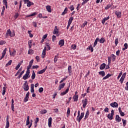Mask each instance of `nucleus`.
Segmentation results:
<instances>
[{"mask_svg":"<svg viewBox=\"0 0 128 128\" xmlns=\"http://www.w3.org/2000/svg\"><path fill=\"white\" fill-rule=\"evenodd\" d=\"M110 76H112V74H108L106 76L103 78L102 80H104L108 78Z\"/></svg>","mask_w":128,"mask_h":128,"instance_id":"27","label":"nucleus"},{"mask_svg":"<svg viewBox=\"0 0 128 128\" xmlns=\"http://www.w3.org/2000/svg\"><path fill=\"white\" fill-rule=\"evenodd\" d=\"M106 64H102L100 67V70H104V68H106Z\"/></svg>","mask_w":128,"mask_h":128,"instance_id":"25","label":"nucleus"},{"mask_svg":"<svg viewBox=\"0 0 128 128\" xmlns=\"http://www.w3.org/2000/svg\"><path fill=\"white\" fill-rule=\"evenodd\" d=\"M68 74H69V76H72V66H68Z\"/></svg>","mask_w":128,"mask_h":128,"instance_id":"22","label":"nucleus"},{"mask_svg":"<svg viewBox=\"0 0 128 128\" xmlns=\"http://www.w3.org/2000/svg\"><path fill=\"white\" fill-rule=\"evenodd\" d=\"M38 92H44V88H40L38 89Z\"/></svg>","mask_w":128,"mask_h":128,"instance_id":"58","label":"nucleus"},{"mask_svg":"<svg viewBox=\"0 0 128 128\" xmlns=\"http://www.w3.org/2000/svg\"><path fill=\"white\" fill-rule=\"evenodd\" d=\"M99 40H100V38H96L93 45V48H96V45L98 44V42H99Z\"/></svg>","mask_w":128,"mask_h":128,"instance_id":"14","label":"nucleus"},{"mask_svg":"<svg viewBox=\"0 0 128 128\" xmlns=\"http://www.w3.org/2000/svg\"><path fill=\"white\" fill-rule=\"evenodd\" d=\"M90 0H84V2H82V6H84L85 4H86Z\"/></svg>","mask_w":128,"mask_h":128,"instance_id":"56","label":"nucleus"},{"mask_svg":"<svg viewBox=\"0 0 128 128\" xmlns=\"http://www.w3.org/2000/svg\"><path fill=\"white\" fill-rule=\"evenodd\" d=\"M32 42V40H30L28 42V48H31Z\"/></svg>","mask_w":128,"mask_h":128,"instance_id":"36","label":"nucleus"},{"mask_svg":"<svg viewBox=\"0 0 128 128\" xmlns=\"http://www.w3.org/2000/svg\"><path fill=\"white\" fill-rule=\"evenodd\" d=\"M116 56L114 54H112L110 56L108 57V64H110L112 60V62H114L116 60Z\"/></svg>","mask_w":128,"mask_h":128,"instance_id":"1","label":"nucleus"},{"mask_svg":"<svg viewBox=\"0 0 128 128\" xmlns=\"http://www.w3.org/2000/svg\"><path fill=\"white\" fill-rule=\"evenodd\" d=\"M46 48L44 47L42 54V58H44V57L46 56Z\"/></svg>","mask_w":128,"mask_h":128,"instance_id":"11","label":"nucleus"},{"mask_svg":"<svg viewBox=\"0 0 128 128\" xmlns=\"http://www.w3.org/2000/svg\"><path fill=\"white\" fill-rule=\"evenodd\" d=\"M108 110H110V108H108L106 107L104 110V112H108Z\"/></svg>","mask_w":128,"mask_h":128,"instance_id":"52","label":"nucleus"},{"mask_svg":"<svg viewBox=\"0 0 128 128\" xmlns=\"http://www.w3.org/2000/svg\"><path fill=\"white\" fill-rule=\"evenodd\" d=\"M32 80H34L36 78V73L34 72V71H32Z\"/></svg>","mask_w":128,"mask_h":128,"instance_id":"34","label":"nucleus"},{"mask_svg":"<svg viewBox=\"0 0 128 128\" xmlns=\"http://www.w3.org/2000/svg\"><path fill=\"white\" fill-rule=\"evenodd\" d=\"M120 50L116 52V54L118 56H120Z\"/></svg>","mask_w":128,"mask_h":128,"instance_id":"59","label":"nucleus"},{"mask_svg":"<svg viewBox=\"0 0 128 128\" xmlns=\"http://www.w3.org/2000/svg\"><path fill=\"white\" fill-rule=\"evenodd\" d=\"M6 48H5L2 52V58H4V56H6Z\"/></svg>","mask_w":128,"mask_h":128,"instance_id":"28","label":"nucleus"},{"mask_svg":"<svg viewBox=\"0 0 128 128\" xmlns=\"http://www.w3.org/2000/svg\"><path fill=\"white\" fill-rule=\"evenodd\" d=\"M56 40V36L53 35L52 38V42H54Z\"/></svg>","mask_w":128,"mask_h":128,"instance_id":"54","label":"nucleus"},{"mask_svg":"<svg viewBox=\"0 0 128 128\" xmlns=\"http://www.w3.org/2000/svg\"><path fill=\"white\" fill-rule=\"evenodd\" d=\"M3 4L6 6V8H8V2L6 0H3Z\"/></svg>","mask_w":128,"mask_h":128,"instance_id":"40","label":"nucleus"},{"mask_svg":"<svg viewBox=\"0 0 128 128\" xmlns=\"http://www.w3.org/2000/svg\"><path fill=\"white\" fill-rule=\"evenodd\" d=\"M32 64H34V60H32L30 61V63H29V65H30V66H32Z\"/></svg>","mask_w":128,"mask_h":128,"instance_id":"62","label":"nucleus"},{"mask_svg":"<svg viewBox=\"0 0 128 128\" xmlns=\"http://www.w3.org/2000/svg\"><path fill=\"white\" fill-rule=\"evenodd\" d=\"M72 20H74V17H70L69 18V20L68 21V24H72Z\"/></svg>","mask_w":128,"mask_h":128,"instance_id":"32","label":"nucleus"},{"mask_svg":"<svg viewBox=\"0 0 128 128\" xmlns=\"http://www.w3.org/2000/svg\"><path fill=\"white\" fill-rule=\"evenodd\" d=\"M6 44V42L4 40L0 41V45L4 44Z\"/></svg>","mask_w":128,"mask_h":128,"instance_id":"63","label":"nucleus"},{"mask_svg":"<svg viewBox=\"0 0 128 128\" xmlns=\"http://www.w3.org/2000/svg\"><path fill=\"white\" fill-rule=\"evenodd\" d=\"M72 50H76V44H72L71 46Z\"/></svg>","mask_w":128,"mask_h":128,"instance_id":"42","label":"nucleus"},{"mask_svg":"<svg viewBox=\"0 0 128 128\" xmlns=\"http://www.w3.org/2000/svg\"><path fill=\"white\" fill-rule=\"evenodd\" d=\"M20 64H18L16 67L15 70H18L20 68Z\"/></svg>","mask_w":128,"mask_h":128,"instance_id":"61","label":"nucleus"},{"mask_svg":"<svg viewBox=\"0 0 128 128\" xmlns=\"http://www.w3.org/2000/svg\"><path fill=\"white\" fill-rule=\"evenodd\" d=\"M124 78L123 77H121V78L120 80V84H122L124 82Z\"/></svg>","mask_w":128,"mask_h":128,"instance_id":"47","label":"nucleus"},{"mask_svg":"<svg viewBox=\"0 0 128 128\" xmlns=\"http://www.w3.org/2000/svg\"><path fill=\"white\" fill-rule=\"evenodd\" d=\"M126 90H128V82L126 83V86L125 87Z\"/></svg>","mask_w":128,"mask_h":128,"instance_id":"64","label":"nucleus"},{"mask_svg":"<svg viewBox=\"0 0 128 128\" xmlns=\"http://www.w3.org/2000/svg\"><path fill=\"white\" fill-rule=\"evenodd\" d=\"M58 56H56L54 58V62H58Z\"/></svg>","mask_w":128,"mask_h":128,"instance_id":"44","label":"nucleus"},{"mask_svg":"<svg viewBox=\"0 0 128 128\" xmlns=\"http://www.w3.org/2000/svg\"><path fill=\"white\" fill-rule=\"evenodd\" d=\"M5 10H6V7H4V6H3L2 12V13H1V16H4V14Z\"/></svg>","mask_w":128,"mask_h":128,"instance_id":"41","label":"nucleus"},{"mask_svg":"<svg viewBox=\"0 0 128 128\" xmlns=\"http://www.w3.org/2000/svg\"><path fill=\"white\" fill-rule=\"evenodd\" d=\"M6 38H8V36H11V38H12L14 36L15 34H14V31H10V30H7V32H6Z\"/></svg>","mask_w":128,"mask_h":128,"instance_id":"2","label":"nucleus"},{"mask_svg":"<svg viewBox=\"0 0 128 128\" xmlns=\"http://www.w3.org/2000/svg\"><path fill=\"white\" fill-rule=\"evenodd\" d=\"M52 117H50L48 119V126H49V128H50L51 126H52Z\"/></svg>","mask_w":128,"mask_h":128,"instance_id":"19","label":"nucleus"},{"mask_svg":"<svg viewBox=\"0 0 128 128\" xmlns=\"http://www.w3.org/2000/svg\"><path fill=\"white\" fill-rule=\"evenodd\" d=\"M114 110H111V114H108V120H112L114 118Z\"/></svg>","mask_w":128,"mask_h":128,"instance_id":"3","label":"nucleus"},{"mask_svg":"<svg viewBox=\"0 0 128 128\" xmlns=\"http://www.w3.org/2000/svg\"><path fill=\"white\" fill-rule=\"evenodd\" d=\"M70 10L71 11L74 10V5H71L70 6Z\"/></svg>","mask_w":128,"mask_h":128,"instance_id":"57","label":"nucleus"},{"mask_svg":"<svg viewBox=\"0 0 128 128\" xmlns=\"http://www.w3.org/2000/svg\"><path fill=\"white\" fill-rule=\"evenodd\" d=\"M28 98H29L28 97L25 96V98H24V102H28Z\"/></svg>","mask_w":128,"mask_h":128,"instance_id":"53","label":"nucleus"},{"mask_svg":"<svg viewBox=\"0 0 128 128\" xmlns=\"http://www.w3.org/2000/svg\"><path fill=\"white\" fill-rule=\"evenodd\" d=\"M52 34H58V29L57 26H55L54 30L52 32Z\"/></svg>","mask_w":128,"mask_h":128,"instance_id":"10","label":"nucleus"},{"mask_svg":"<svg viewBox=\"0 0 128 128\" xmlns=\"http://www.w3.org/2000/svg\"><path fill=\"white\" fill-rule=\"evenodd\" d=\"M28 76H30V72H28V71H26V74L23 76V80H28Z\"/></svg>","mask_w":128,"mask_h":128,"instance_id":"7","label":"nucleus"},{"mask_svg":"<svg viewBox=\"0 0 128 128\" xmlns=\"http://www.w3.org/2000/svg\"><path fill=\"white\" fill-rule=\"evenodd\" d=\"M98 74L100 76H102V77L106 76V72L104 71H100L98 72Z\"/></svg>","mask_w":128,"mask_h":128,"instance_id":"24","label":"nucleus"},{"mask_svg":"<svg viewBox=\"0 0 128 128\" xmlns=\"http://www.w3.org/2000/svg\"><path fill=\"white\" fill-rule=\"evenodd\" d=\"M9 52L11 56H16V50H14L12 53V52H10V48H9Z\"/></svg>","mask_w":128,"mask_h":128,"instance_id":"15","label":"nucleus"},{"mask_svg":"<svg viewBox=\"0 0 128 128\" xmlns=\"http://www.w3.org/2000/svg\"><path fill=\"white\" fill-rule=\"evenodd\" d=\"M30 124V116H27L26 126H28Z\"/></svg>","mask_w":128,"mask_h":128,"instance_id":"35","label":"nucleus"},{"mask_svg":"<svg viewBox=\"0 0 128 128\" xmlns=\"http://www.w3.org/2000/svg\"><path fill=\"white\" fill-rule=\"evenodd\" d=\"M112 6H113L112 3L108 4L107 5V6L106 7H105V10H109V8H112Z\"/></svg>","mask_w":128,"mask_h":128,"instance_id":"17","label":"nucleus"},{"mask_svg":"<svg viewBox=\"0 0 128 128\" xmlns=\"http://www.w3.org/2000/svg\"><path fill=\"white\" fill-rule=\"evenodd\" d=\"M34 84H31L30 85V92H34Z\"/></svg>","mask_w":128,"mask_h":128,"instance_id":"23","label":"nucleus"},{"mask_svg":"<svg viewBox=\"0 0 128 128\" xmlns=\"http://www.w3.org/2000/svg\"><path fill=\"white\" fill-rule=\"evenodd\" d=\"M72 100V96L70 97L68 100V99H66V104H68L70 102V100Z\"/></svg>","mask_w":128,"mask_h":128,"instance_id":"45","label":"nucleus"},{"mask_svg":"<svg viewBox=\"0 0 128 128\" xmlns=\"http://www.w3.org/2000/svg\"><path fill=\"white\" fill-rule=\"evenodd\" d=\"M118 112L121 116H124V112H122V108L120 107L118 108Z\"/></svg>","mask_w":128,"mask_h":128,"instance_id":"12","label":"nucleus"},{"mask_svg":"<svg viewBox=\"0 0 128 128\" xmlns=\"http://www.w3.org/2000/svg\"><path fill=\"white\" fill-rule=\"evenodd\" d=\"M22 88L25 92H28L30 90V88L28 84V81H25V84H23Z\"/></svg>","mask_w":128,"mask_h":128,"instance_id":"4","label":"nucleus"},{"mask_svg":"<svg viewBox=\"0 0 128 128\" xmlns=\"http://www.w3.org/2000/svg\"><path fill=\"white\" fill-rule=\"evenodd\" d=\"M40 112H41V114H46L47 111H46V110H41V111H40Z\"/></svg>","mask_w":128,"mask_h":128,"instance_id":"50","label":"nucleus"},{"mask_svg":"<svg viewBox=\"0 0 128 128\" xmlns=\"http://www.w3.org/2000/svg\"><path fill=\"white\" fill-rule=\"evenodd\" d=\"M90 50L91 52H94V48L92 46V45H90L88 46L87 48V50Z\"/></svg>","mask_w":128,"mask_h":128,"instance_id":"29","label":"nucleus"},{"mask_svg":"<svg viewBox=\"0 0 128 128\" xmlns=\"http://www.w3.org/2000/svg\"><path fill=\"white\" fill-rule=\"evenodd\" d=\"M10 128V122H6V125L5 128Z\"/></svg>","mask_w":128,"mask_h":128,"instance_id":"55","label":"nucleus"},{"mask_svg":"<svg viewBox=\"0 0 128 128\" xmlns=\"http://www.w3.org/2000/svg\"><path fill=\"white\" fill-rule=\"evenodd\" d=\"M110 18V16H108L106 18H104L102 20V24H104V22H106V20H108V19Z\"/></svg>","mask_w":128,"mask_h":128,"instance_id":"18","label":"nucleus"},{"mask_svg":"<svg viewBox=\"0 0 128 128\" xmlns=\"http://www.w3.org/2000/svg\"><path fill=\"white\" fill-rule=\"evenodd\" d=\"M122 71L118 74V78H117V80H120V78L122 76Z\"/></svg>","mask_w":128,"mask_h":128,"instance_id":"46","label":"nucleus"},{"mask_svg":"<svg viewBox=\"0 0 128 128\" xmlns=\"http://www.w3.org/2000/svg\"><path fill=\"white\" fill-rule=\"evenodd\" d=\"M116 122H122V118L120 117V116L116 115Z\"/></svg>","mask_w":128,"mask_h":128,"instance_id":"13","label":"nucleus"},{"mask_svg":"<svg viewBox=\"0 0 128 128\" xmlns=\"http://www.w3.org/2000/svg\"><path fill=\"white\" fill-rule=\"evenodd\" d=\"M28 54H34V50L32 49H29L28 51Z\"/></svg>","mask_w":128,"mask_h":128,"instance_id":"37","label":"nucleus"},{"mask_svg":"<svg viewBox=\"0 0 128 128\" xmlns=\"http://www.w3.org/2000/svg\"><path fill=\"white\" fill-rule=\"evenodd\" d=\"M64 83H63L62 84H60L59 86L58 90H62V88H64Z\"/></svg>","mask_w":128,"mask_h":128,"instance_id":"31","label":"nucleus"},{"mask_svg":"<svg viewBox=\"0 0 128 128\" xmlns=\"http://www.w3.org/2000/svg\"><path fill=\"white\" fill-rule=\"evenodd\" d=\"M12 60H10L6 64V66H10L12 64Z\"/></svg>","mask_w":128,"mask_h":128,"instance_id":"43","label":"nucleus"},{"mask_svg":"<svg viewBox=\"0 0 128 128\" xmlns=\"http://www.w3.org/2000/svg\"><path fill=\"white\" fill-rule=\"evenodd\" d=\"M18 16H19L18 13V12L16 13V14L14 16V18H18Z\"/></svg>","mask_w":128,"mask_h":128,"instance_id":"60","label":"nucleus"},{"mask_svg":"<svg viewBox=\"0 0 128 128\" xmlns=\"http://www.w3.org/2000/svg\"><path fill=\"white\" fill-rule=\"evenodd\" d=\"M59 46H60V47L62 48L64 44V40H61L59 41L58 42Z\"/></svg>","mask_w":128,"mask_h":128,"instance_id":"16","label":"nucleus"},{"mask_svg":"<svg viewBox=\"0 0 128 128\" xmlns=\"http://www.w3.org/2000/svg\"><path fill=\"white\" fill-rule=\"evenodd\" d=\"M122 122L123 124V126H126V120L122 119Z\"/></svg>","mask_w":128,"mask_h":128,"instance_id":"38","label":"nucleus"},{"mask_svg":"<svg viewBox=\"0 0 128 128\" xmlns=\"http://www.w3.org/2000/svg\"><path fill=\"white\" fill-rule=\"evenodd\" d=\"M110 106H112V108H118V104L116 102L111 103Z\"/></svg>","mask_w":128,"mask_h":128,"instance_id":"9","label":"nucleus"},{"mask_svg":"<svg viewBox=\"0 0 128 128\" xmlns=\"http://www.w3.org/2000/svg\"><path fill=\"white\" fill-rule=\"evenodd\" d=\"M99 42L100 44H104V42H106V39L104 37H102L100 38V39H99Z\"/></svg>","mask_w":128,"mask_h":128,"instance_id":"21","label":"nucleus"},{"mask_svg":"<svg viewBox=\"0 0 128 128\" xmlns=\"http://www.w3.org/2000/svg\"><path fill=\"white\" fill-rule=\"evenodd\" d=\"M114 14L118 18H122V11L116 10L114 12Z\"/></svg>","mask_w":128,"mask_h":128,"instance_id":"6","label":"nucleus"},{"mask_svg":"<svg viewBox=\"0 0 128 128\" xmlns=\"http://www.w3.org/2000/svg\"><path fill=\"white\" fill-rule=\"evenodd\" d=\"M46 9L48 12H52V9L50 8V6H46Z\"/></svg>","mask_w":128,"mask_h":128,"instance_id":"30","label":"nucleus"},{"mask_svg":"<svg viewBox=\"0 0 128 128\" xmlns=\"http://www.w3.org/2000/svg\"><path fill=\"white\" fill-rule=\"evenodd\" d=\"M32 4L34 5V3L30 1H29L27 3V6L28 8H30V6H32Z\"/></svg>","mask_w":128,"mask_h":128,"instance_id":"39","label":"nucleus"},{"mask_svg":"<svg viewBox=\"0 0 128 128\" xmlns=\"http://www.w3.org/2000/svg\"><path fill=\"white\" fill-rule=\"evenodd\" d=\"M67 118H68V116H70V108H68V110H67Z\"/></svg>","mask_w":128,"mask_h":128,"instance_id":"33","label":"nucleus"},{"mask_svg":"<svg viewBox=\"0 0 128 128\" xmlns=\"http://www.w3.org/2000/svg\"><path fill=\"white\" fill-rule=\"evenodd\" d=\"M90 116V111L88 110L86 113V115L84 116V120H86L88 118V116Z\"/></svg>","mask_w":128,"mask_h":128,"instance_id":"26","label":"nucleus"},{"mask_svg":"<svg viewBox=\"0 0 128 128\" xmlns=\"http://www.w3.org/2000/svg\"><path fill=\"white\" fill-rule=\"evenodd\" d=\"M88 102V98H86L84 100H82V103L83 104L82 108H86V106Z\"/></svg>","mask_w":128,"mask_h":128,"instance_id":"5","label":"nucleus"},{"mask_svg":"<svg viewBox=\"0 0 128 128\" xmlns=\"http://www.w3.org/2000/svg\"><path fill=\"white\" fill-rule=\"evenodd\" d=\"M118 38H116L115 40V44H116V46H118Z\"/></svg>","mask_w":128,"mask_h":128,"instance_id":"49","label":"nucleus"},{"mask_svg":"<svg viewBox=\"0 0 128 128\" xmlns=\"http://www.w3.org/2000/svg\"><path fill=\"white\" fill-rule=\"evenodd\" d=\"M47 68H48V66H46V67L44 68L43 70L38 72H37L38 74H44V72H46V70Z\"/></svg>","mask_w":128,"mask_h":128,"instance_id":"8","label":"nucleus"},{"mask_svg":"<svg viewBox=\"0 0 128 128\" xmlns=\"http://www.w3.org/2000/svg\"><path fill=\"white\" fill-rule=\"evenodd\" d=\"M24 70H23L22 72H20V75L18 76V78H22V74H24Z\"/></svg>","mask_w":128,"mask_h":128,"instance_id":"51","label":"nucleus"},{"mask_svg":"<svg viewBox=\"0 0 128 128\" xmlns=\"http://www.w3.org/2000/svg\"><path fill=\"white\" fill-rule=\"evenodd\" d=\"M82 117H81V116H79L78 118H77V120H78V122H80V120H82Z\"/></svg>","mask_w":128,"mask_h":128,"instance_id":"48","label":"nucleus"},{"mask_svg":"<svg viewBox=\"0 0 128 128\" xmlns=\"http://www.w3.org/2000/svg\"><path fill=\"white\" fill-rule=\"evenodd\" d=\"M72 99L74 100V102H78V96L74 95Z\"/></svg>","mask_w":128,"mask_h":128,"instance_id":"20","label":"nucleus"}]
</instances>
